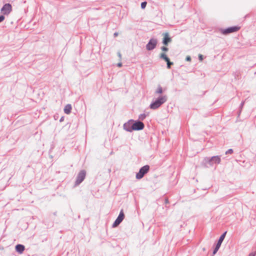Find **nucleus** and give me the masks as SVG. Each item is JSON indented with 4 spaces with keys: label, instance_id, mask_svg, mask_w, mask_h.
<instances>
[{
    "label": "nucleus",
    "instance_id": "obj_1",
    "mask_svg": "<svg viewBox=\"0 0 256 256\" xmlns=\"http://www.w3.org/2000/svg\"><path fill=\"white\" fill-rule=\"evenodd\" d=\"M168 97L166 95H162L158 96L154 101L152 102L150 106V108L156 110L166 102Z\"/></svg>",
    "mask_w": 256,
    "mask_h": 256
},
{
    "label": "nucleus",
    "instance_id": "obj_2",
    "mask_svg": "<svg viewBox=\"0 0 256 256\" xmlns=\"http://www.w3.org/2000/svg\"><path fill=\"white\" fill-rule=\"evenodd\" d=\"M206 164H208L210 166H212L214 164H219L221 162L220 156H214L211 158L206 157L204 158Z\"/></svg>",
    "mask_w": 256,
    "mask_h": 256
},
{
    "label": "nucleus",
    "instance_id": "obj_3",
    "mask_svg": "<svg viewBox=\"0 0 256 256\" xmlns=\"http://www.w3.org/2000/svg\"><path fill=\"white\" fill-rule=\"evenodd\" d=\"M150 170V166L148 165H145L142 167L139 172L136 174V178L140 180Z\"/></svg>",
    "mask_w": 256,
    "mask_h": 256
},
{
    "label": "nucleus",
    "instance_id": "obj_4",
    "mask_svg": "<svg viewBox=\"0 0 256 256\" xmlns=\"http://www.w3.org/2000/svg\"><path fill=\"white\" fill-rule=\"evenodd\" d=\"M86 176V172L85 170H81L78 174L76 180L75 182V185H79L85 178Z\"/></svg>",
    "mask_w": 256,
    "mask_h": 256
},
{
    "label": "nucleus",
    "instance_id": "obj_5",
    "mask_svg": "<svg viewBox=\"0 0 256 256\" xmlns=\"http://www.w3.org/2000/svg\"><path fill=\"white\" fill-rule=\"evenodd\" d=\"M158 40L156 38H152L146 45V49L148 50H153L156 47Z\"/></svg>",
    "mask_w": 256,
    "mask_h": 256
},
{
    "label": "nucleus",
    "instance_id": "obj_6",
    "mask_svg": "<svg viewBox=\"0 0 256 256\" xmlns=\"http://www.w3.org/2000/svg\"><path fill=\"white\" fill-rule=\"evenodd\" d=\"M12 11V6L10 4H4L0 10L3 15H8Z\"/></svg>",
    "mask_w": 256,
    "mask_h": 256
},
{
    "label": "nucleus",
    "instance_id": "obj_7",
    "mask_svg": "<svg viewBox=\"0 0 256 256\" xmlns=\"http://www.w3.org/2000/svg\"><path fill=\"white\" fill-rule=\"evenodd\" d=\"M124 218V214L123 212V210H122L118 216V218L112 224V228H116L118 226L123 220Z\"/></svg>",
    "mask_w": 256,
    "mask_h": 256
},
{
    "label": "nucleus",
    "instance_id": "obj_8",
    "mask_svg": "<svg viewBox=\"0 0 256 256\" xmlns=\"http://www.w3.org/2000/svg\"><path fill=\"white\" fill-rule=\"evenodd\" d=\"M240 28L239 26H232L226 29H222L221 32L222 34L226 35L230 33H232L234 32H236L240 30Z\"/></svg>",
    "mask_w": 256,
    "mask_h": 256
},
{
    "label": "nucleus",
    "instance_id": "obj_9",
    "mask_svg": "<svg viewBox=\"0 0 256 256\" xmlns=\"http://www.w3.org/2000/svg\"><path fill=\"white\" fill-rule=\"evenodd\" d=\"M226 232H225L223 234H222L220 236V237L218 240V242L215 246V248L214 249V251H213V254H215L218 251V250H219L221 244H222V242L224 238H225V236H226Z\"/></svg>",
    "mask_w": 256,
    "mask_h": 256
},
{
    "label": "nucleus",
    "instance_id": "obj_10",
    "mask_svg": "<svg viewBox=\"0 0 256 256\" xmlns=\"http://www.w3.org/2000/svg\"><path fill=\"white\" fill-rule=\"evenodd\" d=\"M144 127V123L138 120L132 122L133 130H142Z\"/></svg>",
    "mask_w": 256,
    "mask_h": 256
},
{
    "label": "nucleus",
    "instance_id": "obj_11",
    "mask_svg": "<svg viewBox=\"0 0 256 256\" xmlns=\"http://www.w3.org/2000/svg\"><path fill=\"white\" fill-rule=\"evenodd\" d=\"M133 122L134 120H130L127 122L125 123L124 124V130L127 132H132L133 130V129H132Z\"/></svg>",
    "mask_w": 256,
    "mask_h": 256
},
{
    "label": "nucleus",
    "instance_id": "obj_12",
    "mask_svg": "<svg viewBox=\"0 0 256 256\" xmlns=\"http://www.w3.org/2000/svg\"><path fill=\"white\" fill-rule=\"evenodd\" d=\"M16 250L20 254H22L24 250V246L20 244H18L16 246Z\"/></svg>",
    "mask_w": 256,
    "mask_h": 256
},
{
    "label": "nucleus",
    "instance_id": "obj_13",
    "mask_svg": "<svg viewBox=\"0 0 256 256\" xmlns=\"http://www.w3.org/2000/svg\"><path fill=\"white\" fill-rule=\"evenodd\" d=\"M171 41V39L168 37V34H166L164 35V37L163 38L162 43L164 45H167L169 42Z\"/></svg>",
    "mask_w": 256,
    "mask_h": 256
},
{
    "label": "nucleus",
    "instance_id": "obj_14",
    "mask_svg": "<svg viewBox=\"0 0 256 256\" xmlns=\"http://www.w3.org/2000/svg\"><path fill=\"white\" fill-rule=\"evenodd\" d=\"M64 112L65 114H68L70 113L72 110V106L70 104H66L64 108Z\"/></svg>",
    "mask_w": 256,
    "mask_h": 256
},
{
    "label": "nucleus",
    "instance_id": "obj_15",
    "mask_svg": "<svg viewBox=\"0 0 256 256\" xmlns=\"http://www.w3.org/2000/svg\"><path fill=\"white\" fill-rule=\"evenodd\" d=\"M162 92H163V90H162V87L160 85H158V86L156 90L154 92L155 96H157L159 94H161Z\"/></svg>",
    "mask_w": 256,
    "mask_h": 256
},
{
    "label": "nucleus",
    "instance_id": "obj_16",
    "mask_svg": "<svg viewBox=\"0 0 256 256\" xmlns=\"http://www.w3.org/2000/svg\"><path fill=\"white\" fill-rule=\"evenodd\" d=\"M160 58L164 60L166 62L168 61L170 59L164 53H162L160 54Z\"/></svg>",
    "mask_w": 256,
    "mask_h": 256
},
{
    "label": "nucleus",
    "instance_id": "obj_17",
    "mask_svg": "<svg viewBox=\"0 0 256 256\" xmlns=\"http://www.w3.org/2000/svg\"><path fill=\"white\" fill-rule=\"evenodd\" d=\"M146 116V115L145 114H142L139 116L138 118L140 120H143L144 119H145Z\"/></svg>",
    "mask_w": 256,
    "mask_h": 256
},
{
    "label": "nucleus",
    "instance_id": "obj_18",
    "mask_svg": "<svg viewBox=\"0 0 256 256\" xmlns=\"http://www.w3.org/2000/svg\"><path fill=\"white\" fill-rule=\"evenodd\" d=\"M167 62V68H170L172 65L173 64V62H170V59L168 61L166 62Z\"/></svg>",
    "mask_w": 256,
    "mask_h": 256
},
{
    "label": "nucleus",
    "instance_id": "obj_19",
    "mask_svg": "<svg viewBox=\"0 0 256 256\" xmlns=\"http://www.w3.org/2000/svg\"><path fill=\"white\" fill-rule=\"evenodd\" d=\"M146 2H142V4H141V8H144L146 6Z\"/></svg>",
    "mask_w": 256,
    "mask_h": 256
},
{
    "label": "nucleus",
    "instance_id": "obj_20",
    "mask_svg": "<svg viewBox=\"0 0 256 256\" xmlns=\"http://www.w3.org/2000/svg\"><path fill=\"white\" fill-rule=\"evenodd\" d=\"M233 152V150L232 148L228 149L227 151L226 152V154H232Z\"/></svg>",
    "mask_w": 256,
    "mask_h": 256
},
{
    "label": "nucleus",
    "instance_id": "obj_21",
    "mask_svg": "<svg viewBox=\"0 0 256 256\" xmlns=\"http://www.w3.org/2000/svg\"><path fill=\"white\" fill-rule=\"evenodd\" d=\"M161 50H162V51H164V52H167L168 51V48H167L166 47V46H162L161 48Z\"/></svg>",
    "mask_w": 256,
    "mask_h": 256
},
{
    "label": "nucleus",
    "instance_id": "obj_22",
    "mask_svg": "<svg viewBox=\"0 0 256 256\" xmlns=\"http://www.w3.org/2000/svg\"><path fill=\"white\" fill-rule=\"evenodd\" d=\"M5 18L4 15L0 16V23L2 22L4 20Z\"/></svg>",
    "mask_w": 256,
    "mask_h": 256
},
{
    "label": "nucleus",
    "instance_id": "obj_23",
    "mask_svg": "<svg viewBox=\"0 0 256 256\" xmlns=\"http://www.w3.org/2000/svg\"><path fill=\"white\" fill-rule=\"evenodd\" d=\"M198 59L202 61L203 60V56L201 54H198Z\"/></svg>",
    "mask_w": 256,
    "mask_h": 256
},
{
    "label": "nucleus",
    "instance_id": "obj_24",
    "mask_svg": "<svg viewBox=\"0 0 256 256\" xmlns=\"http://www.w3.org/2000/svg\"><path fill=\"white\" fill-rule=\"evenodd\" d=\"M186 61H188V62H190L191 61V58L190 56H188L186 57Z\"/></svg>",
    "mask_w": 256,
    "mask_h": 256
},
{
    "label": "nucleus",
    "instance_id": "obj_25",
    "mask_svg": "<svg viewBox=\"0 0 256 256\" xmlns=\"http://www.w3.org/2000/svg\"><path fill=\"white\" fill-rule=\"evenodd\" d=\"M118 56L119 57L120 59L121 60L122 59V54L120 52H118Z\"/></svg>",
    "mask_w": 256,
    "mask_h": 256
},
{
    "label": "nucleus",
    "instance_id": "obj_26",
    "mask_svg": "<svg viewBox=\"0 0 256 256\" xmlns=\"http://www.w3.org/2000/svg\"><path fill=\"white\" fill-rule=\"evenodd\" d=\"M255 255H256V253H254V252H250L248 256H255Z\"/></svg>",
    "mask_w": 256,
    "mask_h": 256
},
{
    "label": "nucleus",
    "instance_id": "obj_27",
    "mask_svg": "<svg viewBox=\"0 0 256 256\" xmlns=\"http://www.w3.org/2000/svg\"><path fill=\"white\" fill-rule=\"evenodd\" d=\"M244 102H241L240 104V108H242V106H244Z\"/></svg>",
    "mask_w": 256,
    "mask_h": 256
},
{
    "label": "nucleus",
    "instance_id": "obj_28",
    "mask_svg": "<svg viewBox=\"0 0 256 256\" xmlns=\"http://www.w3.org/2000/svg\"><path fill=\"white\" fill-rule=\"evenodd\" d=\"M117 66L118 67H121L122 66V64L121 62H119L117 64Z\"/></svg>",
    "mask_w": 256,
    "mask_h": 256
},
{
    "label": "nucleus",
    "instance_id": "obj_29",
    "mask_svg": "<svg viewBox=\"0 0 256 256\" xmlns=\"http://www.w3.org/2000/svg\"><path fill=\"white\" fill-rule=\"evenodd\" d=\"M114 36L116 37V36H118V32H115V33H114Z\"/></svg>",
    "mask_w": 256,
    "mask_h": 256
},
{
    "label": "nucleus",
    "instance_id": "obj_30",
    "mask_svg": "<svg viewBox=\"0 0 256 256\" xmlns=\"http://www.w3.org/2000/svg\"><path fill=\"white\" fill-rule=\"evenodd\" d=\"M63 120V117H62L60 119V122H62Z\"/></svg>",
    "mask_w": 256,
    "mask_h": 256
},
{
    "label": "nucleus",
    "instance_id": "obj_31",
    "mask_svg": "<svg viewBox=\"0 0 256 256\" xmlns=\"http://www.w3.org/2000/svg\"><path fill=\"white\" fill-rule=\"evenodd\" d=\"M166 203L168 202V200H166Z\"/></svg>",
    "mask_w": 256,
    "mask_h": 256
}]
</instances>
